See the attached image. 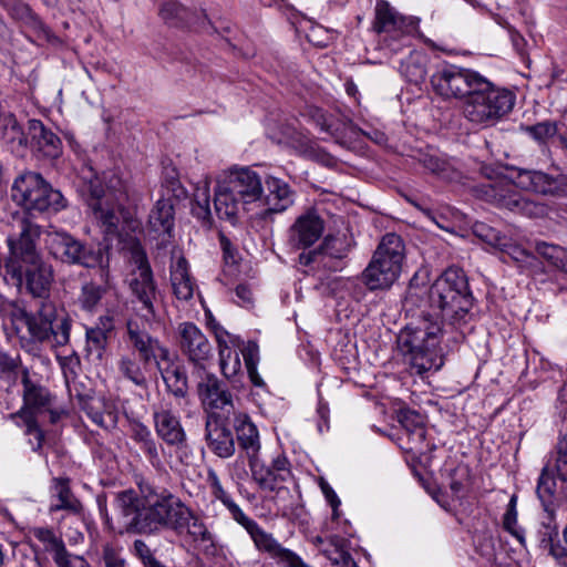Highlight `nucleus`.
<instances>
[{
    "label": "nucleus",
    "mask_w": 567,
    "mask_h": 567,
    "mask_svg": "<svg viewBox=\"0 0 567 567\" xmlns=\"http://www.w3.org/2000/svg\"><path fill=\"white\" fill-rule=\"evenodd\" d=\"M137 486L138 492L125 489L115 497L125 533L154 536L186 529L195 542L209 540L208 528L177 495L146 480Z\"/></svg>",
    "instance_id": "1"
},
{
    "label": "nucleus",
    "mask_w": 567,
    "mask_h": 567,
    "mask_svg": "<svg viewBox=\"0 0 567 567\" xmlns=\"http://www.w3.org/2000/svg\"><path fill=\"white\" fill-rule=\"evenodd\" d=\"M12 199L22 206L25 213L16 218L7 237L9 255L4 260L6 275L21 276V265L34 264L42 258L38 248L41 226L30 215L34 213H58L65 208L66 200L59 189L49 184L40 173L24 171L19 174L11 187Z\"/></svg>",
    "instance_id": "2"
},
{
    "label": "nucleus",
    "mask_w": 567,
    "mask_h": 567,
    "mask_svg": "<svg viewBox=\"0 0 567 567\" xmlns=\"http://www.w3.org/2000/svg\"><path fill=\"white\" fill-rule=\"evenodd\" d=\"M133 269L127 275L133 309L143 321L128 319L125 324V340L134 355L140 358L144 367L169 361L171 350L156 337L152 336L144 323L152 326L162 319L163 296L154 279L153 270L145 251L141 247L132 250Z\"/></svg>",
    "instance_id": "3"
},
{
    "label": "nucleus",
    "mask_w": 567,
    "mask_h": 567,
    "mask_svg": "<svg viewBox=\"0 0 567 567\" xmlns=\"http://www.w3.org/2000/svg\"><path fill=\"white\" fill-rule=\"evenodd\" d=\"M413 281L414 279L410 282L405 302L417 307L427 303L430 309L458 331L457 338L464 339L465 329H472V323L476 320L474 297L464 270L455 266L449 267L424 292L426 299Z\"/></svg>",
    "instance_id": "4"
},
{
    "label": "nucleus",
    "mask_w": 567,
    "mask_h": 567,
    "mask_svg": "<svg viewBox=\"0 0 567 567\" xmlns=\"http://www.w3.org/2000/svg\"><path fill=\"white\" fill-rule=\"evenodd\" d=\"M76 189L106 235L120 234L121 225H123V230L138 228L140 223L128 209L123 207L126 193L115 195L112 190H106L91 167L82 168Z\"/></svg>",
    "instance_id": "5"
},
{
    "label": "nucleus",
    "mask_w": 567,
    "mask_h": 567,
    "mask_svg": "<svg viewBox=\"0 0 567 567\" xmlns=\"http://www.w3.org/2000/svg\"><path fill=\"white\" fill-rule=\"evenodd\" d=\"M261 177L255 171L249 167L230 169L215 188V212L219 218L234 223L240 209L261 199Z\"/></svg>",
    "instance_id": "6"
},
{
    "label": "nucleus",
    "mask_w": 567,
    "mask_h": 567,
    "mask_svg": "<svg viewBox=\"0 0 567 567\" xmlns=\"http://www.w3.org/2000/svg\"><path fill=\"white\" fill-rule=\"evenodd\" d=\"M442 328L437 322L424 318L417 324L406 326L398 336V348L417 374L442 364L439 355Z\"/></svg>",
    "instance_id": "7"
},
{
    "label": "nucleus",
    "mask_w": 567,
    "mask_h": 567,
    "mask_svg": "<svg viewBox=\"0 0 567 567\" xmlns=\"http://www.w3.org/2000/svg\"><path fill=\"white\" fill-rule=\"evenodd\" d=\"M515 100L512 91L481 76L463 102L462 114L473 125L493 126L513 110Z\"/></svg>",
    "instance_id": "8"
},
{
    "label": "nucleus",
    "mask_w": 567,
    "mask_h": 567,
    "mask_svg": "<svg viewBox=\"0 0 567 567\" xmlns=\"http://www.w3.org/2000/svg\"><path fill=\"white\" fill-rule=\"evenodd\" d=\"M404 258L403 239L393 233L384 235L361 275V282L371 291L389 289L398 280Z\"/></svg>",
    "instance_id": "9"
},
{
    "label": "nucleus",
    "mask_w": 567,
    "mask_h": 567,
    "mask_svg": "<svg viewBox=\"0 0 567 567\" xmlns=\"http://www.w3.org/2000/svg\"><path fill=\"white\" fill-rule=\"evenodd\" d=\"M22 318L28 332L35 341L40 343L52 341V346L55 347L69 343L72 321L50 298L37 300L35 310L22 311Z\"/></svg>",
    "instance_id": "10"
},
{
    "label": "nucleus",
    "mask_w": 567,
    "mask_h": 567,
    "mask_svg": "<svg viewBox=\"0 0 567 567\" xmlns=\"http://www.w3.org/2000/svg\"><path fill=\"white\" fill-rule=\"evenodd\" d=\"M22 318L28 332L35 341L40 343L52 341V346L55 347L69 343L72 321L50 298L37 300L35 310L22 311Z\"/></svg>",
    "instance_id": "11"
},
{
    "label": "nucleus",
    "mask_w": 567,
    "mask_h": 567,
    "mask_svg": "<svg viewBox=\"0 0 567 567\" xmlns=\"http://www.w3.org/2000/svg\"><path fill=\"white\" fill-rule=\"evenodd\" d=\"M223 504L228 508L233 518L247 530L259 553L267 555L284 567H309L295 551L284 547L271 533L266 532L256 520L245 515L230 496L224 499Z\"/></svg>",
    "instance_id": "12"
},
{
    "label": "nucleus",
    "mask_w": 567,
    "mask_h": 567,
    "mask_svg": "<svg viewBox=\"0 0 567 567\" xmlns=\"http://www.w3.org/2000/svg\"><path fill=\"white\" fill-rule=\"evenodd\" d=\"M482 173L488 178L476 187L477 197L498 207L528 216H537L543 213V207L523 197L515 190V186L506 178H493V168L483 167Z\"/></svg>",
    "instance_id": "13"
},
{
    "label": "nucleus",
    "mask_w": 567,
    "mask_h": 567,
    "mask_svg": "<svg viewBox=\"0 0 567 567\" xmlns=\"http://www.w3.org/2000/svg\"><path fill=\"white\" fill-rule=\"evenodd\" d=\"M45 244L49 252L63 264L84 268H95L102 265L103 251L101 248H94L69 233H48Z\"/></svg>",
    "instance_id": "14"
},
{
    "label": "nucleus",
    "mask_w": 567,
    "mask_h": 567,
    "mask_svg": "<svg viewBox=\"0 0 567 567\" xmlns=\"http://www.w3.org/2000/svg\"><path fill=\"white\" fill-rule=\"evenodd\" d=\"M481 76L470 69L455 64H443L437 66L431 75V85L433 91L444 100L465 101Z\"/></svg>",
    "instance_id": "15"
},
{
    "label": "nucleus",
    "mask_w": 567,
    "mask_h": 567,
    "mask_svg": "<svg viewBox=\"0 0 567 567\" xmlns=\"http://www.w3.org/2000/svg\"><path fill=\"white\" fill-rule=\"evenodd\" d=\"M252 481L258 487L266 492H288L282 483L291 476L289 461L285 455H278L271 461L270 465H265L260 456L248 462Z\"/></svg>",
    "instance_id": "16"
},
{
    "label": "nucleus",
    "mask_w": 567,
    "mask_h": 567,
    "mask_svg": "<svg viewBox=\"0 0 567 567\" xmlns=\"http://www.w3.org/2000/svg\"><path fill=\"white\" fill-rule=\"evenodd\" d=\"M205 441L212 453L229 458L236 452L235 437L229 427V415L208 412L205 421Z\"/></svg>",
    "instance_id": "17"
},
{
    "label": "nucleus",
    "mask_w": 567,
    "mask_h": 567,
    "mask_svg": "<svg viewBox=\"0 0 567 567\" xmlns=\"http://www.w3.org/2000/svg\"><path fill=\"white\" fill-rule=\"evenodd\" d=\"M177 340L181 352L195 367L204 368L213 358L212 343L195 323H181L177 328Z\"/></svg>",
    "instance_id": "18"
},
{
    "label": "nucleus",
    "mask_w": 567,
    "mask_h": 567,
    "mask_svg": "<svg viewBox=\"0 0 567 567\" xmlns=\"http://www.w3.org/2000/svg\"><path fill=\"white\" fill-rule=\"evenodd\" d=\"M417 25L419 19L399 14L386 1L377 3L374 29L378 33H386L393 39L400 38L403 40L402 45H406L404 40L416 32Z\"/></svg>",
    "instance_id": "19"
},
{
    "label": "nucleus",
    "mask_w": 567,
    "mask_h": 567,
    "mask_svg": "<svg viewBox=\"0 0 567 567\" xmlns=\"http://www.w3.org/2000/svg\"><path fill=\"white\" fill-rule=\"evenodd\" d=\"M22 274L19 277L8 275L16 286L25 281L28 292L37 300L49 299L51 286L54 279L53 268L50 264L39 258L34 264L21 265Z\"/></svg>",
    "instance_id": "20"
},
{
    "label": "nucleus",
    "mask_w": 567,
    "mask_h": 567,
    "mask_svg": "<svg viewBox=\"0 0 567 567\" xmlns=\"http://www.w3.org/2000/svg\"><path fill=\"white\" fill-rule=\"evenodd\" d=\"M516 186L543 194V195H563L567 190L566 178L563 175H550L542 171L515 168L512 174Z\"/></svg>",
    "instance_id": "21"
},
{
    "label": "nucleus",
    "mask_w": 567,
    "mask_h": 567,
    "mask_svg": "<svg viewBox=\"0 0 567 567\" xmlns=\"http://www.w3.org/2000/svg\"><path fill=\"white\" fill-rule=\"evenodd\" d=\"M0 4L9 16L23 28L32 32L39 40L58 43L59 38L42 18L23 0H0Z\"/></svg>",
    "instance_id": "22"
},
{
    "label": "nucleus",
    "mask_w": 567,
    "mask_h": 567,
    "mask_svg": "<svg viewBox=\"0 0 567 567\" xmlns=\"http://www.w3.org/2000/svg\"><path fill=\"white\" fill-rule=\"evenodd\" d=\"M198 396L208 412H218L229 415L234 411L233 395L226 384L215 374L207 373L197 384Z\"/></svg>",
    "instance_id": "23"
},
{
    "label": "nucleus",
    "mask_w": 567,
    "mask_h": 567,
    "mask_svg": "<svg viewBox=\"0 0 567 567\" xmlns=\"http://www.w3.org/2000/svg\"><path fill=\"white\" fill-rule=\"evenodd\" d=\"M323 220L315 212L299 216L288 230V244L293 249L312 246L322 235Z\"/></svg>",
    "instance_id": "24"
},
{
    "label": "nucleus",
    "mask_w": 567,
    "mask_h": 567,
    "mask_svg": "<svg viewBox=\"0 0 567 567\" xmlns=\"http://www.w3.org/2000/svg\"><path fill=\"white\" fill-rule=\"evenodd\" d=\"M153 421L156 434L167 445L182 447L186 444V433L178 415L171 409L159 405L153 411Z\"/></svg>",
    "instance_id": "25"
},
{
    "label": "nucleus",
    "mask_w": 567,
    "mask_h": 567,
    "mask_svg": "<svg viewBox=\"0 0 567 567\" xmlns=\"http://www.w3.org/2000/svg\"><path fill=\"white\" fill-rule=\"evenodd\" d=\"M233 427L236 432V441L243 455L248 462L259 456L261 444L257 426L246 413H235Z\"/></svg>",
    "instance_id": "26"
},
{
    "label": "nucleus",
    "mask_w": 567,
    "mask_h": 567,
    "mask_svg": "<svg viewBox=\"0 0 567 567\" xmlns=\"http://www.w3.org/2000/svg\"><path fill=\"white\" fill-rule=\"evenodd\" d=\"M31 135V148L39 156L55 159L62 154V142L51 130L47 128L39 120L29 121Z\"/></svg>",
    "instance_id": "27"
},
{
    "label": "nucleus",
    "mask_w": 567,
    "mask_h": 567,
    "mask_svg": "<svg viewBox=\"0 0 567 567\" xmlns=\"http://www.w3.org/2000/svg\"><path fill=\"white\" fill-rule=\"evenodd\" d=\"M21 384L23 386V406L21 409L38 413L43 410H49L50 406H52L53 396L50 391L30 378V372L27 367L21 369Z\"/></svg>",
    "instance_id": "28"
},
{
    "label": "nucleus",
    "mask_w": 567,
    "mask_h": 567,
    "mask_svg": "<svg viewBox=\"0 0 567 567\" xmlns=\"http://www.w3.org/2000/svg\"><path fill=\"white\" fill-rule=\"evenodd\" d=\"M266 188L267 194L264 197L265 214L282 213L292 206L295 192L288 183L277 177H269L266 179Z\"/></svg>",
    "instance_id": "29"
},
{
    "label": "nucleus",
    "mask_w": 567,
    "mask_h": 567,
    "mask_svg": "<svg viewBox=\"0 0 567 567\" xmlns=\"http://www.w3.org/2000/svg\"><path fill=\"white\" fill-rule=\"evenodd\" d=\"M0 140L12 154L24 156L28 137L16 116L10 112L0 113Z\"/></svg>",
    "instance_id": "30"
},
{
    "label": "nucleus",
    "mask_w": 567,
    "mask_h": 567,
    "mask_svg": "<svg viewBox=\"0 0 567 567\" xmlns=\"http://www.w3.org/2000/svg\"><path fill=\"white\" fill-rule=\"evenodd\" d=\"M169 393L184 399L188 394V378L185 367L175 362V355L169 354V361H163L156 367Z\"/></svg>",
    "instance_id": "31"
},
{
    "label": "nucleus",
    "mask_w": 567,
    "mask_h": 567,
    "mask_svg": "<svg viewBox=\"0 0 567 567\" xmlns=\"http://www.w3.org/2000/svg\"><path fill=\"white\" fill-rule=\"evenodd\" d=\"M351 250V244L346 236H328L319 247L321 267L331 271L341 270L343 259Z\"/></svg>",
    "instance_id": "32"
},
{
    "label": "nucleus",
    "mask_w": 567,
    "mask_h": 567,
    "mask_svg": "<svg viewBox=\"0 0 567 567\" xmlns=\"http://www.w3.org/2000/svg\"><path fill=\"white\" fill-rule=\"evenodd\" d=\"M316 543L321 555L330 561V567H357L347 549L348 540L346 538L338 535L328 538L317 537Z\"/></svg>",
    "instance_id": "33"
},
{
    "label": "nucleus",
    "mask_w": 567,
    "mask_h": 567,
    "mask_svg": "<svg viewBox=\"0 0 567 567\" xmlns=\"http://www.w3.org/2000/svg\"><path fill=\"white\" fill-rule=\"evenodd\" d=\"M51 488L52 497L56 502L50 505V513L65 511L71 514H80L82 512L83 506L71 491L69 478L54 477Z\"/></svg>",
    "instance_id": "34"
},
{
    "label": "nucleus",
    "mask_w": 567,
    "mask_h": 567,
    "mask_svg": "<svg viewBox=\"0 0 567 567\" xmlns=\"http://www.w3.org/2000/svg\"><path fill=\"white\" fill-rule=\"evenodd\" d=\"M114 329L113 319L109 316L101 317L95 327L87 328L86 351L101 360L109 343V334Z\"/></svg>",
    "instance_id": "35"
},
{
    "label": "nucleus",
    "mask_w": 567,
    "mask_h": 567,
    "mask_svg": "<svg viewBox=\"0 0 567 567\" xmlns=\"http://www.w3.org/2000/svg\"><path fill=\"white\" fill-rule=\"evenodd\" d=\"M171 282L173 292L179 300H189L194 296L195 282L188 271L185 257H179L171 267Z\"/></svg>",
    "instance_id": "36"
},
{
    "label": "nucleus",
    "mask_w": 567,
    "mask_h": 567,
    "mask_svg": "<svg viewBox=\"0 0 567 567\" xmlns=\"http://www.w3.org/2000/svg\"><path fill=\"white\" fill-rule=\"evenodd\" d=\"M148 225L154 233L171 235L174 226V207L171 199H158L148 216Z\"/></svg>",
    "instance_id": "37"
},
{
    "label": "nucleus",
    "mask_w": 567,
    "mask_h": 567,
    "mask_svg": "<svg viewBox=\"0 0 567 567\" xmlns=\"http://www.w3.org/2000/svg\"><path fill=\"white\" fill-rule=\"evenodd\" d=\"M557 471L546 465L539 475L536 493L546 512H553L554 501L557 494Z\"/></svg>",
    "instance_id": "38"
},
{
    "label": "nucleus",
    "mask_w": 567,
    "mask_h": 567,
    "mask_svg": "<svg viewBox=\"0 0 567 567\" xmlns=\"http://www.w3.org/2000/svg\"><path fill=\"white\" fill-rule=\"evenodd\" d=\"M31 534L43 544L47 551L52 554L55 565L70 554L63 539L56 536L52 528L33 527Z\"/></svg>",
    "instance_id": "39"
},
{
    "label": "nucleus",
    "mask_w": 567,
    "mask_h": 567,
    "mask_svg": "<svg viewBox=\"0 0 567 567\" xmlns=\"http://www.w3.org/2000/svg\"><path fill=\"white\" fill-rule=\"evenodd\" d=\"M117 370L120 374L126 380L131 381L133 384L137 386H145L147 384V379L145 374V369L142 360L134 354H125L122 355L117 363Z\"/></svg>",
    "instance_id": "40"
},
{
    "label": "nucleus",
    "mask_w": 567,
    "mask_h": 567,
    "mask_svg": "<svg viewBox=\"0 0 567 567\" xmlns=\"http://www.w3.org/2000/svg\"><path fill=\"white\" fill-rule=\"evenodd\" d=\"M158 12L165 23L172 27H187L193 20V13L176 0H165Z\"/></svg>",
    "instance_id": "41"
},
{
    "label": "nucleus",
    "mask_w": 567,
    "mask_h": 567,
    "mask_svg": "<svg viewBox=\"0 0 567 567\" xmlns=\"http://www.w3.org/2000/svg\"><path fill=\"white\" fill-rule=\"evenodd\" d=\"M131 437L138 444L152 465L159 463L157 443L146 425L141 422L134 423Z\"/></svg>",
    "instance_id": "42"
},
{
    "label": "nucleus",
    "mask_w": 567,
    "mask_h": 567,
    "mask_svg": "<svg viewBox=\"0 0 567 567\" xmlns=\"http://www.w3.org/2000/svg\"><path fill=\"white\" fill-rule=\"evenodd\" d=\"M400 72L409 82L413 84L422 83L426 76L425 56L420 52H411L401 62Z\"/></svg>",
    "instance_id": "43"
},
{
    "label": "nucleus",
    "mask_w": 567,
    "mask_h": 567,
    "mask_svg": "<svg viewBox=\"0 0 567 567\" xmlns=\"http://www.w3.org/2000/svg\"><path fill=\"white\" fill-rule=\"evenodd\" d=\"M241 351L245 365L247 369L248 377L255 386H264L265 382L257 371V363L259 361V348L255 341H248L245 343L239 340V347Z\"/></svg>",
    "instance_id": "44"
},
{
    "label": "nucleus",
    "mask_w": 567,
    "mask_h": 567,
    "mask_svg": "<svg viewBox=\"0 0 567 567\" xmlns=\"http://www.w3.org/2000/svg\"><path fill=\"white\" fill-rule=\"evenodd\" d=\"M536 252L549 265L567 274V250L558 245L538 241Z\"/></svg>",
    "instance_id": "45"
},
{
    "label": "nucleus",
    "mask_w": 567,
    "mask_h": 567,
    "mask_svg": "<svg viewBox=\"0 0 567 567\" xmlns=\"http://www.w3.org/2000/svg\"><path fill=\"white\" fill-rule=\"evenodd\" d=\"M192 213L196 218L203 220L204 223L210 220L212 212L209 204V187L207 182L196 186L194 192Z\"/></svg>",
    "instance_id": "46"
},
{
    "label": "nucleus",
    "mask_w": 567,
    "mask_h": 567,
    "mask_svg": "<svg viewBox=\"0 0 567 567\" xmlns=\"http://www.w3.org/2000/svg\"><path fill=\"white\" fill-rule=\"evenodd\" d=\"M105 293V288L93 282H85L81 288L78 301L81 308L85 311L92 312L99 306L102 297Z\"/></svg>",
    "instance_id": "47"
},
{
    "label": "nucleus",
    "mask_w": 567,
    "mask_h": 567,
    "mask_svg": "<svg viewBox=\"0 0 567 567\" xmlns=\"http://www.w3.org/2000/svg\"><path fill=\"white\" fill-rule=\"evenodd\" d=\"M37 412L27 411V409H20L16 413H11L10 417H21L23 419L24 425H25V434L28 435H34L37 440V444L33 446V451L39 452L42 449L43 442H44V433L40 429L37 416Z\"/></svg>",
    "instance_id": "48"
},
{
    "label": "nucleus",
    "mask_w": 567,
    "mask_h": 567,
    "mask_svg": "<svg viewBox=\"0 0 567 567\" xmlns=\"http://www.w3.org/2000/svg\"><path fill=\"white\" fill-rule=\"evenodd\" d=\"M218 353L220 371L226 379L231 380L241 370L239 353L233 351L229 347H223Z\"/></svg>",
    "instance_id": "49"
},
{
    "label": "nucleus",
    "mask_w": 567,
    "mask_h": 567,
    "mask_svg": "<svg viewBox=\"0 0 567 567\" xmlns=\"http://www.w3.org/2000/svg\"><path fill=\"white\" fill-rule=\"evenodd\" d=\"M471 487L470 471L467 467H457L451 474L450 488L452 494L457 499H463L467 496Z\"/></svg>",
    "instance_id": "50"
},
{
    "label": "nucleus",
    "mask_w": 567,
    "mask_h": 567,
    "mask_svg": "<svg viewBox=\"0 0 567 567\" xmlns=\"http://www.w3.org/2000/svg\"><path fill=\"white\" fill-rule=\"evenodd\" d=\"M398 420L406 431L416 433L420 440H424L425 431L420 413L410 409H402L398 414Z\"/></svg>",
    "instance_id": "51"
},
{
    "label": "nucleus",
    "mask_w": 567,
    "mask_h": 567,
    "mask_svg": "<svg viewBox=\"0 0 567 567\" xmlns=\"http://www.w3.org/2000/svg\"><path fill=\"white\" fill-rule=\"evenodd\" d=\"M63 374L70 396L76 399L80 404L86 403L91 399V394L90 391H82L80 389L74 367L63 364Z\"/></svg>",
    "instance_id": "52"
},
{
    "label": "nucleus",
    "mask_w": 567,
    "mask_h": 567,
    "mask_svg": "<svg viewBox=\"0 0 567 567\" xmlns=\"http://www.w3.org/2000/svg\"><path fill=\"white\" fill-rule=\"evenodd\" d=\"M555 468L557 471V477L561 482L560 492L567 494V433L561 435L557 443Z\"/></svg>",
    "instance_id": "53"
},
{
    "label": "nucleus",
    "mask_w": 567,
    "mask_h": 567,
    "mask_svg": "<svg viewBox=\"0 0 567 567\" xmlns=\"http://www.w3.org/2000/svg\"><path fill=\"white\" fill-rule=\"evenodd\" d=\"M477 237L486 241L488 245L504 249L508 246V239L506 236L493 227L486 224H477L474 229Z\"/></svg>",
    "instance_id": "54"
},
{
    "label": "nucleus",
    "mask_w": 567,
    "mask_h": 567,
    "mask_svg": "<svg viewBox=\"0 0 567 567\" xmlns=\"http://www.w3.org/2000/svg\"><path fill=\"white\" fill-rule=\"evenodd\" d=\"M133 555L142 563L144 567H159L163 565L155 556V549L144 539H135L132 547Z\"/></svg>",
    "instance_id": "55"
},
{
    "label": "nucleus",
    "mask_w": 567,
    "mask_h": 567,
    "mask_svg": "<svg viewBox=\"0 0 567 567\" xmlns=\"http://www.w3.org/2000/svg\"><path fill=\"white\" fill-rule=\"evenodd\" d=\"M558 122L544 121L535 125L526 126L525 131L538 142H545L558 132Z\"/></svg>",
    "instance_id": "56"
},
{
    "label": "nucleus",
    "mask_w": 567,
    "mask_h": 567,
    "mask_svg": "<svg viewBox=\"0 0 567 567\" xmlns=\"http://www.w3.org/2000/svg\"><path fill=\"white\" fill-rule=\"evenodd\" d=\"M517 525V512H516V496H512L506 513L503 517L504 528L515 536L520 543L524 540L523 532L516 527Z\"/></svg>",
    "instance_id": "57"
},
{
    "label": "nucleus",
    "mask_w": 567,
    "mask_h": 567,
    "mask_svg": "<svg viewBox=\"0 0 567 567\" xmlns=\"http://www.w3.org/2000/svg\"><path fill=\"white\" fill-rule=\"evenodd\" d=\"M312 118L316 125L319 126L321 131L327 132L332 137L339 136V126L337 125L334 118L331 115H328L321 110L317 109L312 114Z\"/></svg>",
    "instance_id": "58"
},
{
    "label": "nucleus",
    "mask_w": 567,
    "mask_h": 567,
    "mask_svg": "<svg viewBox=\"0 0 567 567\" xmlns=\"http://www.w3.org/2000/svg\"><path fill=\"white\" fill-rule=\"evenodd\" d=\"M235 293L237 297V303L245 308H251L254 306V292L249 285L239 284L235 288Z\"/></svg>",
    "instance_id": "59"
},
{
    "label": "nucleus",
    "mask_w": 567,
    "mask_h": 567,
    "mask_svg": "<svg viewBox=\"0 0 567 567\" xmlns=\"http://www.w3.org/2000/svg\"><path fill=\"white\" fill-rule=\"evenodd\" d=\"M207 482L212 488L213 495L219 499L221 503L224 499H226L228 496H230L221 486V483L219 481L218 475L215 471L210 470L207 474Z\"/></svg>",
    "instance_id": "60"
},
{
    "label": "nucleus",
    "mask_w": 567,
    "mask_h": 567,
    "mask_svg": "<svg viewBox=\"0 0 567 567\" xmlns=\"http://www.w3.org/2000/svg\"><path fill=\"white\" fill-rule=\"evenodd\" d=\"M219 244L225 261L227 264H235L237 261L238 252L229 238H227L223 233L219 234Z\"/></svg>",
    "instance_id": "61"
},
{
    "label": "nucleus",
    "mask_w": 567,
    "mask_h": 567,
    "mask_svg": "<svg viewBox=\"0 0 567 567\" xmlns=\"http://www.w3.org/2000/svg\"><path fill=\"white\" fill-rule=\"evenodd\" d=\"M421 162H422L424 168H426L431 173H434L437 175H441L445 171V167H446V163L444 161L440 159L436 156H432V155H425L421 159Z\"/></svg>",
    "instance_id": "62"
},
{
    "label": "nucleus",
    "mask_w": 567,
    "mask_h": 567,
    "mask_svg": "<svg viewBox=\"0 0 567 567\" xmlns=\"http://www.w3.org/2000/svg\"><path fill=\"white\" fill-rule=\"evenodd\" d=\"M103 560L105 567H125V560L112 547L104 548Z\"/></svg>",
    "instance_id": "63"
},
{
    "label": "nucleus",
    "mask_w": 567,
    "mask_h": 567,
    "mask_svg": "<svg viewBox=\"0 0 567 567\" xmlns=\"http://www.w3.org/2000/svg\"><path fill=\"white\" fill-rule=\"evenodd\" d=\"M58 567H92L90 563L82 556L74 554L66 555L56 564Z\"/></svg>",
    "instance_id": "64"
}]
</instances>
